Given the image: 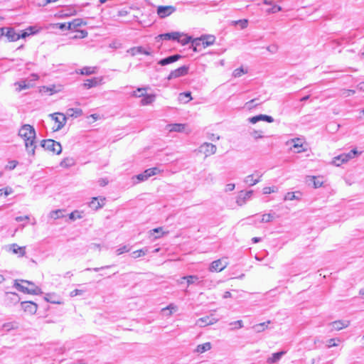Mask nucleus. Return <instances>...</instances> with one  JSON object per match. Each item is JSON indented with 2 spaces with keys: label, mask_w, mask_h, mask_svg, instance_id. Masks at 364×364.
<instances>
[{
  "label": "nucleus",
  "mask_w": 364,
  "mask_h": 364,
  "mask_svg": "<svg viewBox=\"0 0 364 364\" xmlns=\"http://www.w3.org/2000/svg\"><path fill=\"white\" fill-rule=\"evenodd\" d=\"M18 136L24 139L27 152L34 155L36 147L35 145L36 133L34 127L30 124H23L18 131Z\"/></svg>",
  "instance_id": "f257e3e1"
},
{
  "label": "nucleus",
  "mask_w": 364,
  "mask_h": 364,
  "mask_svg": "<svg viewBox=\"0 0 364 364\" xmlns=\"http://www.w3.org/2000/svg\"><path fill=\"white\" fill-rule=\"evenodd\" d=\"M14 287L18 291L26 294L33 295H38L42 294V291L38 287H37L34 283L27 280H21L20 282L16 280Z\"/></svg>",
  "instance_id": "f03ea898"
},
{
  "label": "nucleus",
  "mask_w": 364,
  "mask_h": 364,
  "mask_svg": "<svg viewBox=\"0 0 364 364\" xmlns=\"http://www.w3.org/2000/svg\"><path fill=\"white\" fill-rule=\"evenodd\" d=\"M41 146L46 150L55 154H60L62 152L61 144L53 139H44L41 141Z\"/></svg>",
  "instance_id": "7ed1b4c3"
},
{
  "label": "nucleus",
  "mask_w": 364,
  "mask_h": 364,
  "mask_svg": "<svg viewBox=\"0 0 364 364\" xmlns=\"http://www.w3.org/2000/svg\"><path fill=\"white\" fill-rule=\"evenodd\" d=\"M50 117L57 124L56 127H54L53 128V129L54 131H59L66 124L67 117H66L65 114H64L63 113H53V114H50Z\"/></svg>",
  "instance_id": "20e7f679"
},
{
  "label": "nucleus",
  "mask_w": 364,
  "mask_h": 364,
  "mask_svg": "<svg viewBox=\"0 0 364 364\" xmlns=\"http://www.w3.org/2000/svg\"><path fill=\"white\" fill-rule=\"evenodd\" d=\"M358 154L356 149H353L348 154H341L333 159V164L336 166H340L344 162L348 161L349 159L354 158Z\"/></svg>",
  "instance_id": "39448f33"
},
{
  "label": "nucleus",
  "mask_w": 364,
  "mask_h": 364,
  "mask_svg": "<svg viewBox=\"0 0 364 364\" xmlns=\"http://www.w3.org/2000/svg\"><path fill=\"white\" fill-rule=\"evenodd\" d=\"M228 265V262L227 261V258H222L217 260L213 261L210 267V272H221L225 269Z\"/></svg>",
  "instance_id": "423d86ee"
},
{
  "label": "nucleus",
  "mask_w": 364,
  "mask_h": 364,
  "mask_svg": "<svg viewBox=\"0 0 364 364\" xmlns=\"http://www.w3.org/2000/svg\"><path fill=\"white\" fill-rule=\"evenodd\" d=\"M176 11V8L173 6H159L157 7L156 14L161 18L169 16Z\"/></svg>",
  "instance_id": "0eeeda50"
},
{
  "label": "nucleus",
  "mask_w": 364,
  "mask_h": 364,
  "mask_svg": "<svg viewBox=\"0 0 364 364\" xmlns=\"http://www.w3.org/2000/svg\"><path fill=\"white\" fill-rule=\"evenodd\" d=\"M161 172V170L157 167H154L145 170L143 173L138 174L136 177L139 181H144L149 177L155 176Z\"/></svg>",
  "instance_id": "6e6552de"
},
{
  "label": "nucleus",
  "mask_w": 364,
  "mask_h": 364,
  "mask_svg": "<svg viewBox=\"0 0 364 364\" xmlns=\"http://www.w3.org/2000/svg\"><path fill=\"white\" fill-rule=\"evenodd\" d=\"M1 35H5L9 41L14 42L20 39V34L16 33L13 28H0Z\"/></svg>",
  "instance_id": "1a4fd4ad"
},
{
  "label": "nucleus",
  "mask_w": 364,
  "mask_h": 364,
  "mask_svg": "<svg viewBox=\"0 0 364 364\" xmlns=\"http://www.w3.org/2000/svg\"><path fill=\"white\" fill-rule=\"evenodd\" d=\"M218 321V318L213 317V315H210L198 318L196 322V325L200 328H203L207 326L213 325L217 323Z\"/></svg>",
  "instance_id": "9d476101"
},
{
  "label": "nucleus",
  "mask_w": 364,
  "mask_h": 364,
  "mask_svg": "<svg viewBox=\"0 0 364 364\" xmlns=\"http://www.w3.org/2000/svg\"><path fill=\"white\" fill-rule=\"evenodd\" d=\"M188 69H189L188 66L183 65L174 70H172L170 73L169 75L167 77V79L168 80H172L174 78L184 76V75H187V73L188 72Z\"/></svg>",
  "instance_id": "9b49d317"
},
{
  "label": "nucleus",
  "mask_w": 364,
  "mask_h": 364,
  "mask_svg": "<svg viewBox=\"0 0 364 364\" xmlns=\"http://www.w3.org/2000/svg\"><path fill=\"white\" fill-rule=\"evenodd\" d=\"M21 306L22 309L29 314H34L38 309V305L33 301H22Z\"/></svg>",
  "instance_id": "f8f14e48"
},
{
  "label": "nucleus",
  "mask_w": 364,
  "mask_h": 364,
  "mask_svg": "<svg viewBox=\"0 0 364 364\" xmlns=\"http://www.w3.org/2000/svg\"><path fill=\"white\" fill-rule=\"evenodd\" d=\"M261 177L262 174H259L258 172H255V174L246 176L244 179V182L247 185L252 186L260 181Z\"/></svg>",
  "instance_id": "ddd939ff"
},
{
  "label": "nucleus",
  "mask_w": 364,
  "mask_h": 364,
  "mask_svg": "<svg viewBox=\"0 0 364 364\" xmlns=\"http://www.w3.org/2000/svg\"><path fill=\"white\" fill-rule=\"evenodd\" d=\"M248 121L252 124H255L259 121H265L267 122L272 123L274 122V118L266 114H259L252 117H250Z\"/></svg>",
  "instance_id": "4468645a"
},
{
  "label": "nucleus",
  "mask_w": 364,
  "mask_h": 364,
  "mask_svg": "<svg viewBox=\"0 0 364 364\" xmlns=\"http://www.w3.org/2000/svg\"><path fill=\"white\" fill-rule=\"evenodd\" d=\"M200 149V151L204 152L206 156L214 154L217 150L216 146L210 143L203 144Z\"/></svg>",
  "instance_id": "2eb2a0df"
},
{
  "label": "nucleus",
  "mask_w": 364,
  "mask_h": 364,
  "mask_svg": "<svg viewBox=\"0 0 364 364\" xmlns=\"http://www.w3.org/2000/svg\"><path fill=\"white\" fill-rule=\"evenodd\" d=\"M349 325V321L343 320L335 321L329 323V326H331V329L335 331H340L341 329L347 328Z\"/></svg>",
  "instance_id": "dca6fc26"
},
{
  "label": "nucleus",
  "mask_w": 364,
  "mask_h": 364,
  "mask_svg": "<svg viewBox=\"0 0 364 364\" xmlns=\"http://www.w3.org/2000/svg\"><path fill=\"white\" fill-rule=\"evenodd\" d=\"M181 58V55L175 54V55H170V56H168L165 58L160 60L158 63L162 66H164V65L173 63L178 60Z\"/></svg>",
  "instance_id": "f3484780"
},
{
  "label": "nucleus",
  "mask_w": 364,
  "mask_h": 364,
  "mask_svg": "<svg viewBox=\"0 0 364 364\" xmlns=\"http://www.w3.org/2000/svg\"><path fill=\"white\" fill-rule=\"evenodd\" d=\"M253 193V191H248L245 193H241L238 196H237V198L236 200V203L238 205L240 206H242V205H244L246 201L250 198V197L252 196Z\"/></svg>",
  "instance_id": "a211bd4d"
},
{
  "label": "nucleus",
  "mask_w": 364,
  "mask_h": 364,
  "mask_svg": "<svg viewBox=\"0 0 364 364\" xmlns=\"http://www.w3.org/2000/svg\"><path fill=\"white\" fill-rule=\"evenodd\" d=\"M203 48L213 45L215 41V37L213 35H203L200 37Z\"/></svg>",
  "instance_id": "6ab92c4d"
},
{
  "label": "nucleus",
  "mask_w": 364,
  "mask_h": 364,
  "mask_svg": "<svg viewBox=\"0 0 364 364\" xmlns=\"http://www.w3.org/2000/svg\"><path fill=\"white\" fill-rule=\"evenodd\" d=\"M25 247H20L17 244L14 243L9 245V250L14 254H18L20 257H23L26 254Z\"/></svg>",
  "instance_id": "aec40b11"
},
{
  "label": "nucleus",
  "mask_w": 364,
  "mask_h": 364,
  "mask_svg": "<svg viewBox=\"0 0 364 364\" xmlns=\"http://www.w3.org/2000/svg\"><path fill=\"white\" fill-rule=\"evenodd\" d=\"M181 34L178 32H172V33H163L159 36V37L163 40H174L177 41L179 37H181Z\"/></svg>",
  "instance_id": "412c9836"
},
{
  "label": "nucleus",
  "mask_w": 364,
  "mask_h": 364,
  "mask_svg": "<svg viewBox=\"0 0 364 364\" xmlns=\"http://www.w3.org/2000/svg\"><path fill=\"white\" fill-rule=\"evenodd\" d=\"M129 52L131 53L132 55H136L138 54H144L146 55H149L151 54L150 51L145 49L142 46L133 47L129 50Z\"/></svg>",
  "instance_id": "4be33fe9"
},
{
  "label": "nucleus",
  "mask_w": 364,
  "mask_h": 364,
  "mask_svg": "<svg viewBox=\"0 0 364 364\" xmlns=\"http://www.w3.org/2000/svg\"><path fill=\"white\" fill-rule=\"evenodd\" d=\"M86 21L81 18H75L73 21L68 23V30L76 29L82 25H86Z\"/></svg>",
  "instance_id": "5701e85b"
},
{
  "label": "nucleus",
  "mask_w": 364,
  "mask_h": 364,
  "mask_svg": "<svg viewBox=\"0 0 364 364\" xmlns=\"http://www.w3.org/2000/svg\"><path fill=\"white\" fill-rule=\"evenodd\" d=\"M211 348L212 344L210 342H206L205 343L198 345L194 352L197 353H203L210 350Z\"/></svg>",
  "instance_id": "b1692460"
},
{
  "label": "nucleus",
  "mask_w": 364,
  "mask_h": 364,
  "mask_svg": "<svg viewBox=\"0 0 364 364\" xmlns=\"http://www.w3.org/2000/svg\"><path fill=\"white\" fill-rule=\"evenodd\" d=\"M168 131L169 132H183L186 129V124H168Z\"/></svg>",
  "instance_id": "393cba45"
},
{
  "label": "nucleus",
  "mask_w": 364,
  "mask_h": 364,
  "mask_svg": "<svg viewBox=\"0 0 364 364\" xmlns=\"http://www.w3.org/2000/svg\"><path fill=\"white\" fill-rule=\"evenodd\" d=\"M82 114V110L80 108H69L66 111L65 116L70 117H77Z\"/></svg>",
  "instance_id": "a878e982"
},
{
  "label": "nucleus",
  "mask_w": 364,
  "mask_h": 364,
  "mask_svg": "<svg viewBox=\"0 0 364 364\" xmlns=\"http://www.w3.org/2000/svg\"><path fill=\"white\" fill-rule=\"evenodd\" d=\"M18 327V323L15 321L8 322L3 324L1 331L3 332H9L11 330L17 329Z\"/></svg>",
  "instance_id": "bb28decb"
},
{
  "label": "nucleus",
  "mask_w": 364,
  "mask_h": 364,
  "mask_svg": "<svg viewBox=\"0 0 364 364\" xmlns=\"http://www.w3.org/2000/svg\"><path fill=\"white\" fill-rule=\"evenodd\" d=\"M101 80L97 77H93L92 79H87L84 82V87L90 89L91 87L97 86Z\"/></svg>",
  "instance_id": "cd10ccee"
},
{
  "label": "nucleus",
  "mask_w": 364,
  "mask_h": 364,
  "mask_svg": "<svg viewBox=\"0 0 364 364\" xmlns=\"http://www.w3.org/2000/svg\"><path fill=\"white\" fill-rule=\"evenodd\" d=\"M285 353H286L285 351H279V352L273 353L272 357H270L267 359V363H274L277 362L278 360H280L282 356L284 355Z\"/></svg>",
  "instance_id": "c85d7f7f"
},
{
  "label": "nucleus",
  "mask_w": 364,
  "mask_h": 364,
  "mask_svg": "<svg viewBox=\"0 0 364 364\" xmlns=\"http://www.w3.org/2000/svg\"><path fill=\"white\" fill-rule=\"evenodd\" d=\"M105 199H101L102 203L98 200L97 198H93L92 201L90 203L89 206L94 210H97L102 208L104 205Z\"/></svg>",
  "instance_id": "c756f323"
},
{
  "label": "nucleus",
  "mask_w": 364,
  "mask_h": 364,
  "mask_svg": "<svg viewBox=\"0 0 364 364\" xmlns=\"http://www.w3.org/2000/svg\"><path fill=\"white\" fill-rule=\"evenodd\" d=\"M144 98L141 100V104L142 105H148L151 104L155 100V95H146L143 96Z\"/></svg>",
  "instance_id": "7c9ffc66"
},
{
  "label": "nucleus",
  "mask_w": 364,
  "mask_h": 364,
  "mask_svg": "<svg viewBox=\"0 0 364 364\" xmlns=\"http://www.w3.org/2000/svg\"><path fill=\"white\" fill-rule=\"evenodd\" d=\"M6 300L14 304H16L20 301L19 296L16 293L7 292L6 294Z\"/></svg>",
  "instance_id": "2f4dec72"
},
{
  "label": "nucleus",
  "mask_w": 364,
  "mask_h": 364,
  "mask_svg": "<svg viewBox=\"0 0 364 364\" xmlns=\"http://www.w3.org/2000/svg\"><path fill=\"white\" fill-rule=\"evenodd\" d=\"M178 100L183 103H187L192 100L191 93L190 92L180 93Z\"/></svg>",
  "instance_id": "473e14b6"
},
{
  "label": "nucleus",
  "mask_w": 364,
  "mask_h": 364,
  "mask_svg": "<svg viewBox=\"0 0 364 364\" xmlns=\"http://www.w3.org/2000/svg\"><path fill=\"white\" fill-rule=\"evenodd\" d=\"M182 280H186L188 286L196 284L198 282L199 278L196 275L185 276L181 278Z\"/></svg>",
  "instance_id": "72a5a7b5"
},
{
  "label": "nucleus",
  "mask_w": 364,
  "mask_h": 364,
  "mask_svg": "<svg viewBox=\"0 0 364 364\" xmlns=\"http://www.w3.org/2000/svg\"><path fill=\"white\" fill-rule=\"evenodd\" d=\"M270 323V321H268L267 322H263L259 324H256L253 326L252 328L256 331L257 333L262 332L265 328H267L268 324Z\"/></svg>",
  "instance_id": "f704fd0d"
},
{
  "label": "nucleus",
  "mask_w": 364,
  "mask_h": 364,
  "mask_svg": "<svg viewBox=\"0 0 364 364\" xmlns=\"http://www.w3.org/2000/svg\"><path fill=\"white\" fill-rule=\"evenodd\" d=\"M96 73L95 67H84L80 70V74L89 75Z\"/></svg>",
  "instance_id": "c9c22d12"
},
{
  "label": "nucleus",
  "mask_w": 364,
  "mask_h": 364,
  "mask_svg": "<svg viewBox=\"0 0 364 364\" xmlns=\"http://www.w3.org/2000/svg\"><path fill=\"white\" fill-rule=\"evenodd\" d=\"M191 44L193 48V50L197 52L200 50V47L202 46L201 39L200 38H194L191 41Z\"/></svg>",
  "instance_id": "e433bc0d"
},
{
  "label": "nucleus",
  "mask_w": 364,
  "mask_h": 364,
  "mask_svg": "<svg viewBox=\"0 0 364 364\" xmlns=\"http://www.w3.org/2000/svg\"><path fill=\"white\" fill-rule=\"evenodd\" d=\"M77 34L70 37V39H79L86 38L88 35V33L85 30H77Z\"/></svg>",
  "instance_id": "4c0bfd02"
},
{
  "label": "nucleus",
  "mask_w": 364,
  "mask_h": 364,
  "mask_svg": "<svg viewBox=\"0 0 364 364\" xmlns=\"http://www.w3.org/2000/svg\"><path fill=\"white\" fill-rule=\"evenodd\" d=\"M148 252V250L146 248V249H141V250H136V251H134L132 253V257L134 259L136 258H138V257H140L141 256H144L146 252Z\"/></svg>",
  "instance_id": "58836bf2"
},
{
  "label": "nucleus",
  "mask_w": 364,
  "mask_h": 364,
  "mask_svg": "<svg viewBox=\"0 0 364 364\" xmlns=\"http://www.w3.org/2000/svg\"><path fill=\"white\" fill-rule=\"evenodd\" d=\"M146 90V87H139L136 90L133 91L131 95L135 97H141L144 95V91Z\"/></svg>",
  "instance_id": "ea45409f"
},
{
  "label": "nucleus",
  "mask_w": 364,
  "mask_h": 364,
  "mask_svg": "<svg viewBox=\"0 0 364 364\" xmlns=\"http://www.w3.org/2000/svg\"><path fill=\"white\" fill-rule=\"evenodd\" d=\"M49 216H50V218H51L54 220L63 217L62 210H53L50 213Z\"/></svg>",
  "instance_id": "a19ab883"
},
{
  "label": "nucleus",
  "mask_w": 364,
  "mask_h": 364,
  "mask_svg": "<svg viewBox=\"0 0 364 364\" xmlns=\"http://www.w3.org/2000/svg\"><path fill=\"white\" fill-rule=\"evenodd\" d=\"M292 142L294 143L293 147L297 149L296 152H298V153L301 152L302 151L300 149V148L302 147V143L301 141V139L296 138V139H292Z\"/></svg>",
  "instance_id": "79ce46f5"
},
{
  "label": "nucleus",
  "mask_w": 364,
  "mask_h": 364,
  "mask_svg": "<svg viewBox=\"0 0 364 364\" xmlns=\"http://www.w3.org/2000/svg\"><path fill=\"white\" fill-rule=\"evenodd\" d=\"M177 41L181 43L182 45H186L188 43L191 42L192 39H191V36H188L187 35H183V38H181V37H179L178 39H177Z\"/></svg>",
  "instance_id": "37998d69"
},
{
  "label": "nucleus",
  "mask_w": 364,
  "mask_h": 364,
  "mask_svg": "<svg viewBox=\"0 0 364 364\" xmlns=\"http://www.w3.org/2000/svg\"><path fill=\"white\" fill-rule=\"evenodd\" d=\"M15 85H18V86L16 88V90L18 92L29 87L28 85H27L25 81L17 82L15 83Z\"/></svg>",
  "instance_id": "c03bdc74"
},
{
  "label": "nucleus",
  "mask_w": 364,
  "mask_h": 364,
  "mask_svg": "<svg viewBox=\"0 0 364 364\" xmlns=\"http://www.w3.org/2000/svg\"><path fill=\"white\" fill-rule=\"evenodd\" d=\"M53 28H59L62 31L68 30V23H57L52 25Z\"/></svg>",
  "instance_id": "a18cd8bd"
},
{
  "label": "nucleus",
  "mask_w": 364,
  "mask_h": 364,
  "mask_svg": "<svg viewBox=\"0 0 364 364\" xmlns=\"http://www.w3.org/2000/svg\"><path fill=\"white\" fill-rule=\"evenodd\" d=\"M273 215L271 213L263 214L262 215V223H269L273 220Z\"/></svg>",
  "instance_id": "49530a36"
},
{
  "label": "nucleus",
  "mask_w": 364,
  "mask_h": 364,
  "mask_svg": "<svg viewBox=\"0 0 364 364\" xmlns=\"http://www.w3.org/2000/svg\"><path fill=\"white\" fill-rule=\"evenodd\" d=\"M298 199H299V197L296 196L295 195V193H294V192L287 193L285 195L284 198V200H298Z\"/></svg>",
  "instance_id": "de8ad7c7"
},
{
  "label": "nucleus",
  "mask_w": 364,
  "mask_h": 364,
  "mask_svg": "<svg viewBox=\"0 0 364 364\" xmlns=\"http://www.w3.org/2000/svg\"><path fill=\"white\" fill-rule=\"evenodd\" d=\"M282 11V7L277 5H273L272 8L267 10V14H275Z\"/></svg>",
  "instance_id": "09e8293b"
},
{
  "label": "nucleus",
  "mask_w": 364,
  "mask_h": 364,
  "mask_svg": "<svg viewBox=\"0 0 364 364\" xmlns=\"http://www.w3.org/2000/svg\"><path fill=\"white\" fill-rule=\"evenodd\" d=\"M250 135L255 139H262L263 138L262 132V131H257V130H253L250 132Z\"/></svg>",
  "instance_id": "8fccbe9b"
},
{
  "label": "nucleus",
  "mask_w": 364,
  "mask_h": 364,
  "mask_svg": "<svg viewBox=\"0 0 364 364\" xmlns=\"http://www.w3.org/2000/svg\"><path fill=\"white\" fill-rule=\"evenodd\" d=\"M169 311L168 315L171 316L172 314V311H176L177 310V306L174 305L173 304H169L167 307L164 308L162 309L163 311Z\"/></svg>",
  "instance_id": "3c124183"
},
{
  "label": "nucleus",
  "mask_w": 364,
  "mask_h": 364,
  "mask_svg": "<svg viewBox=\"0 0 364 364\" xmlns=\"http://www.w3.org/2000/svg\"><path fill=\"white\" fill-rule=\"evenodd\" d=\"M85 292V290L83 289H74L73 291H72L70 293V296L71 297H74V296H82L83 295V294Z\"/></svg>",
  "instance_id": "603ef678"
},
{
  "label": "nucleus",
  "mask_w": 364,
  "mask_h": 364,
  "mask_svg": "<svg viewBox=\"0 0 364 364\" xmlns=\"http://www.w3.org/2000/svg\"><path fill=\"white\" fill-rule=\"evenodd\" d=\"M13 193V189L10 187H6L5 188L0 189V196L4 195L7 196Z\"/></svg>",
  "instance_id": "864d4df0"
},
{
  "label": "nucleus",
  "mask_w": 364,
  "mask_h": 364,
  "mask_svg": "<svg viewBox=\"0 0 364 364\" xmlns=\"http://www.w3.org/2000/svg\"><path fill=\"white\" fill-rule=\"evenodd\" d=\"M235 24L240 25L241 28H245L248 25V21L247 19H241L235 21Z\"/></svg>",
  "instance_id": "5fc2aeb1"
},
{
  "label": "nucleus",
  "mask_w": 364,
  "mask_h": 364,
  "mask_svg": "<svg viewBox=\"0 0 364 364\" xmlns=\"http://www.w3.org/2000/svg\"><path fill=\"white\" fill-rule=\"evenodd\" d=\"M246 71L244 70V69L242 68H237L235 69L234 71H233V76L235 77H240L242 74L245 73Z\"/></svg>",
  "instance_id": "6e6d98bb"
},
{
  "label": "nucleus",
  "mask_w": 364,
  "mask_h": 364,
  "mask_svg": "<svg viewBox=\"0 0 364 364\" xmlns=\"http://www.w3.org/2000/svg\"><path fill=\"white\" fill-rule=\"evenodd\" d=\"M129 251V248L127 245H124L122 247H119L116 250V253L117 255H120L124 252H128Z\"/></svg>",
  "instance_id": "4d7b16f0"
},
{
  "label": "nucleus",
  "mask_w": 364,
  "mask_h": 364,
  "mask_svg": "<svg viewBox=\"0 0 364 364\" xmlns=\"http://www.w3.org/2000/svg\"><path fill=\"white\" fill-rule=\"evenodd\" d=\"M277 191V188L275 186L272 187H265L263 188L264 194H269L271 193H274Z\"/></svg>",
  "instance_id": "13d9d810"
},
{
  "label": "nucleus",
  "mask_w": 364,
  "mask_h": 364,
  "mask_svg": "<svg viewBox=\"0 0 364 364\" xmlns=\"http://www.w3.org/2000/svg\"><path fill=\"white\" fill-rule=\"evenodd\" d=\"M354 90H343L341 92V95L344 97H349L351 95L355 94Z\"/></svg>",
  "instance_id": "bf43d9fd"
},
{
  "label": "nucleus",
  "mask_w": 364,
  "mask_h": 364,
  "mask_svg": "<svg viewBox=\"0 0 364 364\" xmlns=\"http://www.w3.org/2000/svg\"><path fill=\"white\" fill-rule=\"evenodd\" d=\"M18 164V161H9L8 164L6 165V168L9 170H13L16 168V166Z\"/></svg>",
  "instance_id": "052dcab7"
},
{
  "label": "nucleus",
  "mask_w": 364,
  "mask_h": 364,
  "mask_svg": "<svg viewBox=\"0 0 364 364\" xmlns=\"http://www.w3.org/2000/svg\"><path fill=\"white\" fill-rule=\"evenodd\" d=\"M311 181L314 183V188H318L321 187L323 184L322 182L318 181L315 176L311 177Z\"/></svg>",
  "instance_id": "680f3d73"
},
{
  "label": "nucleus",
  "mask_w": 364,
  "mask_h": 364,
  "mask_svg": "<svg viewBox=\"0 0 364 364\" xmlns=\"http://www.w3.org/2000/svg\"><path fill=\"white\" fill-rule=\"evenodd\" d=\"M256 100H257V99H252V100H250L249 102H247L245 105L248 107V109H250L256 107L258 105V104H254Z\"/></svg>",
  "instance_id": "e2e57ef3"
},
{
  "label": "nucleus",
  "mask_w": 364,
  "mask_h": 364,
  "mask_svg": "<svg viewBox=\"0 0 364 364\" xmlns=\"http://www.w3.org/2000/svg\"><path fill=\"white\" fill-rule=\"evenodd\" d=\"M73 161L72 159H64V160L61 162L60 165H61L62 166H65V167L69 166H71V164H73V161Z\"/></svg>",
  "instance_id": "0e129e2a"
},
{
  "label": "nucleus",
  "mask_w": 364,
  "mask_h": 364,
  "mask_svg": "<svg viewBox=\"0 0 364 364\" xmlns=\"http://www.w3.org/2000/svg\"><path fill=\"white\" fill-rule=\"evenodd\" d=\"M81 216L77 211H74L70 214V218L71 220H75L76 218H80Z\"/></svg>",
  "instance_id": "69168bd1"
},
{
  "label": "nucleus",
  "mask_w": 364,
  "mask_h": 364,
  "mask_svg": "<svg viewBox=\"0 0 364 364\" xmlns=\"http://www.w3.org/2000/svg\"><path fill=\"white\" fill-rule=\"evenodd\" d=\"M235 185L234 183H228L225 186V191L226 192L232 191L235 189Z\"/></svg>",
  "instance_id": "338daca9"
},
{
  "label": "nucleus",
  "mask_w": 364,
  "mask_h": 364,
  "mask_svg": "<svg viewBox=\"0 0 364 364\" xmlns=\"http://www.w3.org/2000/svg\"><path fill=\"white\" fill-rule=\"evenodd\" d=\"M29 216L28 215H25V216H17L15 218V220L17 221V222H21V221H23V220H29Z\"/></svg>",
  "instance_id": "774afa93"
}]
</instances>
